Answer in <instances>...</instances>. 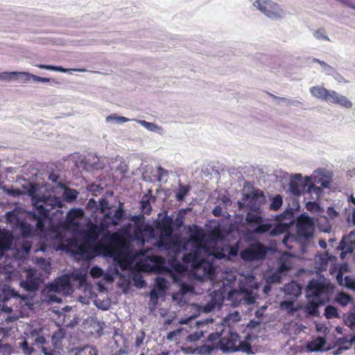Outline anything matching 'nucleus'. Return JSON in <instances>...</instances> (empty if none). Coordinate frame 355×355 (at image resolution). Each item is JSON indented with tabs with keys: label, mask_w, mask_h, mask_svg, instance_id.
Here are the masks:
<instances>
[{
	"label": "nucleus",
	"mask_w": 355,
	"mask_h": 355,
	"mask_svg": "<svg viewBox=\"0 0 355 355\" xmlns=\"http://www.w3.org/2000/svg\"><path fill=\"white\" fill-rule=\"evenodd\" d=\"M128 247V241L124 234L117 231L107 235V250L104 255L112 257L122 270H125L130 263L124 250Z\"/></svg>",
	"instance_id": "nucleus-1"
},
{
	"label": "nucleus",
	"mask_w": 355,
	"mask_h": 355,
	"mask_svg": "<svg viewBox=\"0 0 355 355\" xmlns=\"http://www.w3.org/2000/svg\"><path fill=\"white\" fill-rule=\"evenodd\" d=\"M67 251L71 252L75 257L78 256L85 261H89L97 254H103L107 250V236L96 245H93L88 241L79 243L75 238L68 240Z\"/></svg>",
	"instance_id": "nucleus-2"
},
{
	"label": "nucleus",
	"mask_w": 355,
	"mask_h": 355,
	"mask_svg": "<svg viewBox=\"0 0 355 355\" xmlns=\"http://www.w3.org/2000/svg\"><path fill=\"white\" fill-rule=\"evenodd\" d=\"M31 336L34 338V344L37 347H41L44 355H60V351L62 349V340L65 337V331L63 329H58L53 333L51 342H47L46 338L43 336H40L36 330L32 331Z\"/></svg>",
	"instance_id": "nucleus-3"
},
{
	"label": "nucleus",
	"mask_w": 355,
	"mask_h": 355,
	"mask_svg": "<svg viewBox=\"0 0 355 355\" xmlns=\"http://www.w3.org/2000/svg\"><path fill=\"white\" fill-rule=\"evenodd\" d=\"M311 95L318 99L334 104H338L345 108L352 107V103L345 96L338 94L334 90H329L322 86H314L310 88Z\"/></svg>",
	"instance_id": "nucleus-4"
},
{
	"label": "nucleus",
	"mask_w": 355,
	"mask_h": 355,
	"mask_svg": "<svg viewBox=\"0 0 355 355\" xmlns=\"http://www.w3.org/2000/svg\"><path fill=\"white\" fill-rule=\"evenodd\" d=\"M332 288L330 284L313 279L309 281L306 287L307 297L309 299L322 300L327 303L329 300V293Z\"/></svg>",
	"instance_id": "nucleus-5"
},
{
	"label": "nucleus",
	"mask_w": 355,
	"mask_h": 355,
	"mask_svg": "<svg viewBox=\"0 0 355 355\" xmlns=\"http://www.w3.org/2000/svg\"><path fill=\"white\" fill-rule=\"evenodd\" d=\"M173 218L168 216H164L158 223L157 228L160 230V236L157 241L158 247L171 249L175 244V242L171 239L173 232Z\"/></svg>",
	"instance_id": "nucleus-6"
},
{
	"label": "nucleus",
	"mask_w": 355,
	"mask_h": 355,
	"mask_svg": "<svg viewBox=\"0 0 355 355\" xmlns=\"http://www.w3.org/2000/svg\"><path fill=\"white\" fill-rule=\"evenodd\" d=\"M270 248L259 241L252 243L240 252L241 258L245 261H261L265 259Z\"/></svg>",
	"instance_id": "nucleus-7"
},
{
	"label": "nucleus",
	"mask_w": 355,
	"mask_h": 355,
	"mask_svg": "<svg viewBox=\"0 0 355 355\" xmlns=\"http://www.w3.org/2000/svg\"><path fill=\"white\" fill-rule=\"evenodd\" d=\"M71 288V284L67 276L58 277L54 282L49 284L46 286L47 300L50 303L62 302V299L57 296L58 293H61Z\"/></svg>",
	"instance_id": "nucleus-8"
},
{
	"label": "nucleus",
	"mask_w": 355,
	"mask_h": 355,
	"mask_svg": "<svg viewBox=\"0 0 355 355\" xmlns=\"http://www.w3.org/2000/svg\"><path fill=\"white\" fill-rule=\"evenodd\" d=\"M193 277L200 281H213L216 278V268L214 264L204 259H200L192 269Z\"/></svg>",
	"instance_id": "nucleus-9"
},
{
	"label": "nucleus",
	"mask_w": 355,
	"mask_h": 355,
	"mask_svg": "<svg viewBox=\"0 0 355 355\" xmlns=\"http://www.w3.org/2000/svg\"><path fill=\"white\" fill-rule=\"evenodd\" d=\"M259 208L248 211L245 216V221L250 225H257V227L252 230V233L261 234L268 232L272 225L268 222H265L263 218L259 212Z\"/></svg>",
	"instance_id": "nucleus-10"
},
{
	"label": "nucleus",
	"mask_w": 355,
	"mask_h": 355,
	"mask_svg": "<svg viewBox=\"0 0 355 355\" xmlns=\"http://www.w3.org/2000/svg\"><path fill=\"white\" fill-rule=\"evenodd\" d=\"M313 187L310 178L306 177L303 179L301 174H295L289 182V191L297 196L306 191L310 192Z\"/></svg>",
	"instance_id": "nucleus-11"
},
{
	"label": "nucleus",
	"mask_w": 355,
	"mask_h": 355,
	"mask_svg": "<svg viewBox=\"0 0 355 355\" xmlns=\"http://www.w3.org/2000/svg\"><path fill=\"white\" fill-rule=\"evenodd\" d=\"M220 334L212 333L209 335L206 341L202 345L194 348L193 350L188 347L187 350L200 355H210L219 349L217 343V340H218Z\"/></svg>",
	"instance_id": "nucleus-12"
},
{
	"label": "nucleus",
	"mask_w": 355,
	"mask_h": 355,
	"mask_svg": "<svg viewBox=\"0 0 355 355\" xmlns=\"http://www.w3.org/2000/svg\"><path fill=\"white\" fill-rule=\"evenodd\" d=\"M297 234L301 240H309L313 234L314 223L313 220L307 216L299 217L297 225Z\"/></svg>",
	"instance_id": "nucleus-13"
},
{
	"label": "nucleus",
	"mask_w": 355,
	"mask_h": 355,
	"mask_svg": "<svg viewBox=\"0 0 355 355\" xmlns=\"http://www.w3.org/2000/svg\"><path fill=\"white\" fill-rule=\"evenodd\" d=\"M228 299L235 300V306L239 304H252L255 299L250 290L241 288L239 290H232L228 293Z\"/></svg>",
	"instance_id": "nucleus-14"
},
{
	"label": "nucleus",
	"mask_w": 355,
	"mask_h": 355,
	"mask_svg": "<svg viewBox=\"0 0 355 355\" xmlns=\"http://www.w3.org/2000/svg\"><path fill=\"white\" fill-rule=\"evenodd\" d=\"M255 3L258 9L270 18H279L282 16V10L279 6L270 0H257Z\"/></svg>",
	"instance_id": "nucleus-15"
},
{
	"label": "nucleus",
	"mask_w": 355,
	"mask_h": 355,
	"mask_svg": "<svg viewBox=\"0 0 355 355\" xmlns=\"http://www.w3.org/2000/svg\"><path fill=\"white\" fill-rule=\"evenodd\" d=\"M240 336L237 333L229 331L227 336L219 337L217 340L218 349L223 352H236L237 343Z\"/></svg>",
	"instance_id": "nucleus-16"
},
{
	"label": "nucleus",
	"mask_w": 355,
	"mask_h": 355,
	"mask_svg": "<svg viewBox=\"0 0 355 355\" xmlns=\"http://www.w3.org/2000/svg\"><path fill=\"white\" fill-rule=\"evenodd\" d=\"M26 277L20 282V286L26 291L33 292L38 289L40 278L37 277L36 270L33 268H27L25 270Z\"/></svg>",
	"instance_id": "nucleus-17"
},
{
	"label": "nucleus",
	"mask_w": 355,
	"mask_h": 355,
	"mask_svg": "<svg viewBox=\"0 0 355 355\" xmlns=\"http://www.w3.org/2000/svg\"><path fill=\"white\" fill-rule=\"evenodd\" d=\"M146 259L148 260L152 265L144 263V267L145 268V270L155 272H162L164 270L165 259L162 257L149 255L146 257Z\"/></svg>",
	"instance_id": "nucleus-18"
},
{
	"label": "nucleus",
	"mask_w": 355,
	"mask_h": 355,
	"mask_svg": "<svg viewBox=\"0 0 355 355\" xmlns=\"http://www.w3.org/2000/svg\"><path fill=\"white\" fill-rule=\"evenodd\" d=\"M302 241V240L298 237L297 234H291L288 232L284 236L282 243L289 250L295 248L296 245H299L300 248L304 250V245L301 243Z\"/></svg>",
	"instance_id": "nucleus-19"
},
{
	"label": "nucleus",
	"mask_w": 355,
	"mask_h": 355,
	"mask_svg": "<svg viewBox=\"0 0 355 355\" xmlns=\"http://www.w3.org/2000/svg\"><path fill=\"white\" fill-rule=\"evenodd\" d=\"M325 303L322 300H316L313 299H309V302L304 306V311L313 316H318L319 315V311L318 307L324 304Z\"/></svg>",
	"instance_id": "nucleus-20"
},
{
	"label": "nucleus",
	"mask_w": 355,
	"mask_h": 355,
	"mask_svg": "<svg viewBox=\"0 0 355 355\" xmlns=\"http://www.w3.org/2000/svg\"><path fill=\"white\" fill-rule=\"evenodd\" d=\"M12 235L8 231L0 232V251L4 252L9 250L12 243Z\"/></svg>",
	"instance_id": "nucleus-21"
},
{
	"label": "nucleus",
	"mask_w": 355,
	"mask_h": 355,
	"mask_svg": "<svg viewBox=\"0 0 355 355\" xmlns=\"http://www.w3.org/2000/svg\"><path fill=\"white\" fill-rule=\"evenodd\" d=\"M19 297V295L11 289H3L2 295L1 296V301L2 302V310L6 313H11L12 309L10 306H8L5 304L6 302L9 301L11 298Z\"/></svg>",
	"instance_id": "nucleus-22"
},
{
	"label": "nucleus",
	"mask_w": 355,
	"mask_h": 355,
	"mask_svg": "<svg viewBox=\"0 0 355 355\" xmlns=\"http://www.w3.org/2000/svg\"><path fill=\"white\" fill-rule=\"evenodd\" d=\"M101 232V228L100 226L92 225L85 233V241H88L93 245V243H95L98 240Z\"/></svg>",
	"instance_id": "nucleus-23"
},
{
	"label": "nucleus",
	"mask_w": 355,
	"mask_h": 355,
	"mask_svg": "<svg viewBox=\"0 0 355 355\" xmlns=\"http://www.w3.org/2000/svg\"><path fill=\"white\" fill-rule=\"evenodd\" d=\"M70 352L73 355H98V354L95 347L88 345L72 348Z\"/></svg>",
	"instance_id": "nucleus-24"
},
{
	"label": "nucleus",
	"mask_w": 355,
	"mask_h": 355,
	"mask_svg": "<svg viewBox=\"0 0 355 355\" xmlns=\"http://www.w3.org/2000/svg\"><path fill=\"white\" fill-rule=\"evenodd\" d=\"M208 238L214 243L220 242L225 239V234L220 225L214 227L208 232Z\"/></svg>",
	"instance_id": "nucleus-25"
},
{
	"label": "nucleus",
	"mask_w": 355,
	"mask_h": 355,
	"mask_svg": "<svg viewBox=\"0 0 355 355\" xmlns=\"http://www.w3.org/2000/svg\"><path fill=\"white\" fill-rule=\"evenodd\" d=\"M326 343V340L323 337H317L315 339L308 343L306 349L308 352H319L321 351L322 347Z\"/></svg>",
	"instance_id": "nucleus-26"
},
{
	"label": "nucleus",
	"mask_w": 355,
	"mask_h": 355,
	"mask_svg": "<svg viewBox=\"0 0 355 355\" xmlns=\"http://www.w3.org/2000/svg\"><path fill=\"white\" fill-rule=\"evenodd\" d=\"M205 233L198 226L194 225L193 230L191 233L190 241L196 245H200L204 241Z\"/></svg>",
	"instance_id": "nucleus-27"
},
{
	"label": "nucleus",
	"mask_w": 355,
	"mask_h": 355,
	"mask_svg": "<svg viewBox=\"0 0 355 355\" xmlns=\"http://www.w3.org/2000/svg\"><path fill=\"white\" fill-rule=\"evenodd\" d=\"M36 66L39 69H46V70L62 72V73H66V72H68L70 71H80V72H84L86 71L85 69H66V68H64L60 66H53V65H50V64H37Z\"/></svg>",
	"instance_id": "nucleus-28"
},
{
	"label": "nucleus",
	"mask_w": 355,
	"mask_h": 355,
	"mask_svg": "<svg viewBox=\"0 0 355 355\" xmlns=\"http://www.w3.org/2000/svg\"><path fill=\"white\" fill-rule=\"evenodd\" d=\"M200 258V252L195 251L193 252L184 254L182 257V261L185 263H191V269H193Z\"/></svg>",
	"instance_id": "nucleus-29"
},
{
	"label": "nucleus",
	"mask_w": 355,
	"mask_h": 355,
	"mask_svg": "<svg viewBox=\"0 0 355 355\" xmlns=\"http://www.w3.org/2000/svg\"><path fill=\"white\" fill-rule=\"evenodd\" d=\"M83 211L80 209H71L66 217V221L69 225H73L76 219L81 218L83 216Z\"/></svg>",
	"instance_id": "nucleus-30"
},
{
	"label": "nucleus",
	"mask_w": 355,
	"mask_h": 355,
	"mask_svg": "<svg viewBox=\"0 0 355 355\" xmlns=\"http://www.w3.org/2000/svg\"><path fill=\"white\" fill-rule=\"evenodd\" d=\"M340 248L343 252L351 253L355 248V241H350L348 237H344L340 243Z\"/></svg>",
	"instance_id": "nucleus-31"
},
{
	"label": "nucleus",
	"mask_w": 355,
	"mask_h": 355,
	"mask_svg": "<svg viewBox=\"0 0 355 355\" xmlns=\"http://www.w3.org/2000/svg\"><path fill=\"white\" fill-rule=\"evenodd\" d=\"M191 190V187L189 185H182L180 184L178 191L175 194V198L178 201H182L186 196L188 194L189 191Z\"/></svg>",
	"instance_id": "nucleus-32"
},
{
	"label": "nucleus",
	"mask_w": 355,
	"mask_h": 355,
	"mask_svg": "<svg viewBox=\"0 0 355 355\" xmlns=\"http://www.w3.org/2000/svg\"><path fill=\"white\" fill-rule=\"evenodd\" d=\"M24 74H26V72H2L0 73V79L10 80L17 79L18 77H24Z\"/></svg>",
	"instance_id": "nucleus-33"
},
{
	"label": "nucleus",
	"mask_w": 355,
	"mask_h": 355,
	"mask_svg": "<svg viewBox=\"0 0 355 355\" xmlns=\"http://www.w3.org/2000/svg\"><path fill=\"white\" fill-rule=\"evenodd\" d=\"M35 211L31 212L30 216H33V215L40 216L42 218H48L49 216V210L45 208V207L42 205H35Z\"/></svg>",
	"instance_id": "nucleus-34"
},
{
	"label": "nucleus",
	"mask_w": 355,
	"mask_h": 355,
	"mask_svg": "<svg viewBox=\"0 0 355 355\" xmlns=\"http://www.w3.org/2000/svg\"><path fill=\"white\" fill-rule=\"evenodd\" d=\"M288 229V226L284 223L277 224L273 228L271 227L270 232V234L271 236H277L286 232Z\"/></svg>",
	"instance_id": "nucleus-35"
},
{
	"label": "nucleus",
	"mask_w": 355,
	"mask_h": 355,
	"mask_svg": "<svg viewBox=\"0 0 355 355\" xmlns=\"http://www.w3.org/2000/svg\"><path fill=\"white\" fill-rule=\"evenodd\" d=\"M324 316L327 319L339 318V315H338L337 309L332 305H328L325 308Z\"/></svg>",
	"instance_id": "nucleus-36"
},
{
	"label": "nucleus",
	"mask_w": 355,
	"mask_h": 355,
	"mask_svg": "<svg viewBox=\"0 0 355 355\" xmlns=\"http://www.w3.org/2000/svg\"><path fill=\"white\" fill-rule=\"evenodd\" d=\"M282 203L283 200L282 196L280 195H277L273 198L270 205V209L272 211H277L282 206Z\"/></svg>",
	"instance_id": "nucleus-37"
},
{
	"label": "nucleus",
	"mask_w": 355,
	"mask_h": 355,
	"mask_svg": "<svg viewBox=\"0 0 355 355\" xmlns=\"http://www.w3.org/2000/svg\"><path fill=\"white\" fill-rule=\"evenodd\" d=\"M280 308L286 310L289 314L294 313L297 309L294 307V302L293 301L284 300L280 303Z\"/></svg>",
	"instance_id": "nucleus-38"
},
{
	"label": "nucleus",
	"mask_w": 355,
	"mask_h": 355,
	"mask_svg": "<svg viewBox=\"0 0 355 355\" xmlns=\"http://www.w3.org/2000/svg\"><path fill=\"white\" fill-rule=\"evenodd\" d=\"M25 81H28L31 79H33L35 82H42V83H49L51 81V79L49 78H44L40 77L36 75H33L26 72V74H24Z\"/></svg>",
	"instance_id": "nucleus-39"
},
{
	"label": "nucleus",
	"mask_w": 355,
	"mask_h": 355,
	"mask_svg": "<svg viewBox=\"0 0 355 355\" xmlns=\"http://www.w3.org/2000/svg\"><path fill=\"white\" fill-rule=\"evenodd\" d=\"M238 351L250 354L252 352L251 345L246 341H239L236 346V352Z\"/></svg>",
	"instance_id": "nucleus-40"
},
{
	"label": "nucleus",
	"mask_w": 355,
	"mask_h": 355,
	"mask_svg": "<svg viewBox=\"0 0 355 355\" xmlns=\"http://www.w3.org/2000/svg\"><path fill=\"white\" fill-rule=\"evenodd\" d=\"M124 215V210L123 209V205L121 204L119 207V208L116 210V211L114 214L113 219L112 221V223L113 225H116L119 221H120Z\"/></svg>",
	"instance_id": "nucleus-41"
},
{
	"label": "nucleus",
	"mask_w": 355,
	"mask_h": 355,
	"mask_svg": "<svg viewBox=\"0 0 355 355\" xmlns=\"http://www.w3.org/2000/svg\"><path fill=\"white\" fill-rule=\"evenodd\" d=\"M338 303L342 306L347 305L352 300V297L349 295L345 293H340L336 298Z\"/></svg>",
	"instance_id": "nucleus-42"
},
{
	"label": "nucleus",
	"mask_w": 355,
	"mask_h": 355,
	"mask_svg": "<svg viewBox=\"0 0 355 355\" xmlns=\"http://www.w3.org/2000/svg\"><path fill=\"white\" fill-rule=\"evenodd\" d=\"M166 288V286L165 279L162 277H157L156 279L154 288H156L160 293H164Z\"/></svg>",
	"instance_id": "nucleus-43"
},
{
	"label": "nucleus",
	"mask_w": 355,
	"mask_h": 355,
	"mask_svg": "<svg viewBox=\"0 0 355 355\" xmlns=\"http://www.w3.org/2000/svg\"><path fill=\"white\" fill-rule=\"evenodd\" d=\"M141 209L144 213L146 214H150L152 207L148 199H144V198H142L141 200Z\"/></svg>",
	"instance_id": "nucleus-44"
},
{
	"label": "nucleus",
	"mask_w": 355,
	"mask_h": 355,
	"mask_svg": "<svg viewBox=\"0 0 355 355\" xmlns=\"http://www.w3.org/2000/svg\"><path fill=\"white\" fill-rule=\"evenodd\" d=\"M170 265L175 271L180 273L185 272L187 269L183 264H182L181 263L178 262L176 260H173L170 263Z\"/></svg>",
	"instance_id": "nucleus-45"
},
{
	"label": "nucleus",
	"mask_w": 355,
	"mask_h": 355,
	"mask_svg": "<svg viewBox=\"0 0 355 355\" xmlns=\"http://www.w3.org/2000/svg\"><path fill=\"white\" fill-rule=\"evenodd\" d=\"M282 275H281L279 272H278L277 271L276 272L272 274L267 278V282L268 284H274V283L279 284L282 282Z\"/></svg>",
	"instance_id": "nucleus-46"
},
{
	"label": "nucleus",
	"mask_w": 355,
	"mask_h": 355,
	"mask_svg": "<svg viewBox=\"0 0 355 355\" xmlns=\"http://www.w3.org/2000/svg\"><path fill=\"white\" fill-rule=\"evenodd\" d=\"M33 228L30 224L23 223L21 224V234L24 237H28L31 234Z\"/></svg>",
	"instance_id": "nucleus-47"
},
{
	"label": "nucleus",
	"mask_w": 355,
	"mask_h": 355,
	"mask_svg": "<svg viewBox=\"0 0 355 355\" xmlns=\"http://www.w3.org/2000/svg\"><path fill=\"white\" fill-rule=\"evenodd\" d=\"M220 304L221 302L217 304L215 300L213 298L209 302L204 306L202 311L205 313H209L216 306V305H218V306H220Z\"/></svg>",
	"instance_id": "nucleus-48"
},
{
	"label": "nucleus",
	"mask_w": 355,
	"mask_h": 355,
	"mask_svg": "<svg viewBox=\"0 0 355 355\" xmlns=\"http://www.w3.org/2000/svg\"><path fill=\"white\" fill-rule=\"evenodd\" d=\"M32 219L36 220V227L39 230H43L44 228V222L47 218H42L40 216L33 215L31 216Z\"/></svg>",
	"instance_id": "nucleus-49"
},
{
	"label": "nucleus",
	"mask_w": 355,
	"mask_h": 355,
	"mask_svg": "<svg viewBox=\"0 0 355 355\" xmlns=\"http://www.w3.org/2000/svg\"><path fill=\"white\" fill-rule=\"evenodd\" d=\"M345 322L351 329H354L355 328V313L348 314L345 318Z\"/></svg>",
	"instance_id": "nucleus-50"
},
{
	"label": "nucleus",
	"mask_w": 355,
	"mask_h": 355,
	"mask_svg": "<svg viewBox=\"0 0 355 355\" xmlns=\"http://www.w3.org/2000/svg\"><path fill=\"white\" fill-rule=\"evenodd\" d=\"M12 352V349L10 345L8 343L3 344L0 342V354L2 355H10Z\"/></svg>",
	"instance_id": "nucleus-51"
},
{
	"label": "nucleus",
	"mask_w": 355,
	"mask_h": 355,
	"mask_svg": "<svg viewBox=\"0 0 355 355\" xmlns=\"http://www.w3.org/2000/svg\"><path fill=\"white\" fill-rule=\"evenodd\" d=\"M64 195L67 200L72 201L76 199L78 192L75 189H68L64 191Z\"/></svg>",
	"instance_id": "nucleus-52"
},
{
	"label": "nucleus",
	"mask_w": 355,
	"mask_h": 355,
	"mask_svg": "<svg viewBox=\"0 0 355 355\" xmlns=\"http://www.w3.org/2000/svg\"><path fill=\"white\" fill-rule=\"evenodd\" d=\"M213 255L215 258L218 259H223L226 257V254L224 252V250L214 248L211 252L209 253Z\"/></svg>",
	"instance_id": "nucleus-53"
},
{
	"label": "nucleus",
	"mask_w": 355,
	"mask_h": 355,
	"mask_svg": "<svg viewBox=\"0 0 355 355\" xmlns=\"http://www.w3.org/2000/svg\"><path fill=\"white\" fill-rule=\"evenodd\" d=\"M20 347L22 349L23 352L26 355H31V354L34 351L33 348L29 346V345L26 340H24L20 344Z\"/></svg>",
	"instance_id": "nucleus-54"
},
{
	"label": "nucleus",
	"mask_w": 355,
	"mask_h": 355,
	"mask_svg": "<svg viewBox=\"0 0 355 355\" xmlns=\"http://www.w3.org/2000/svg\"><path fill=\"white\" fill-rule=\"evenodd\" d=\"M103 274V270L98 266H94L90 270V275L93 278H99Z\"/></svg>",
	"instance_id": "nucleus-55"
},
{
	"label": "nucleus",
	"mask_w": 355,
	"mask_h": 355,
	"mask_svg": "<svg viewBox=\"0 0 355 355\" xmlns=\"http://www.w3.org/2000/svg\"><path fill=\"white\" fill-rule=\"evenodd\" d=\"M345 286L347 288H352L355 291V279L350 277L346 276L345 278Z\"/></svg>",
	"instance_id": "nucleus-56"
},
{
	"label": "nucleus",
	"mask_w": 355,
	"mask_h": 355,
	"mask_svg": "<svg viewBox=\"0 0 355 355\" xmlns=\"http://www.w3.org/2000/svg\"><path fill=\"white\" fill-rule=\"evenodd\" d=\"M306 208L310 211H318L320 209V205L315 202H308L306 204Z\"/></svg>",
	"instance_id": "nucleus-57"
},
{
	"label": "nucleus",
	"mask_w": 355,
	"mask_h": 355,
	"mask_svg": "<svg viewBox=\"0 0 355 355\" xmlns=\"http://www.w3.org/2000/svg\"><path fill=\"white\" fill-rule=\"evenodd\" d=\"M145 338V334L141 331L140 334H137V336H136V340H135V347H139L144 343V340Z\"/></svg>",
	"instance_id": "nucleus-58"
},
{
	"label": "nucleus",
	"mask_w": 355,
	"mask_h": 355,
	"mask_svg": "<svg viewBox=\"0 0 355 355\" xmlns=\"http://www.w3.org/2000/svg\"><path fill=\"white\" fill-rule=\"evenodd\" d=\"M203 333L202 332H196L194 334H189L187 336V340L191 342H195L198 340L201 337H202Z\"/></svg>",
	"instance_id": "nucleus-59"
},
{
	"label": "nucleus",
	"mask_w": 355,
	"mask_h": 355,
	"mask_svg": "<svg viewBox=\"0 0 355 355\" xmlns=\"http://www.w3.org/2000/svg\"><path fill=\"white\" fill-rule=\"evenodd\" d=\"M163 294L157 291L156 288H153L150 293V300L153 301L155 303H157L159 295Z\"/></svg>",
	"instance_id": "nucleus-60"
},
{
	"label": "nucleus",
	"mask_w": 355,
	"mask_h": 355,
	"mask_svg": "<svg viewBox=\"0 0 355 355\" xmlns=\"http://www.w3.org/2000/svg\"><path fill=\"white\" fill-rule=\"evenodd\" d=\"M290 266L286 263L285 262L281 263V264L279 266L277 271L279 272L281 275H282L283 272H286L290 270Z\"/></svg>",
	"instance_id": "nucleus-61"
},
{
	"label": "nucleus",
	"mask_w": 355,
	"mask_h": 355,
	"mask_svg": "<svg viewBox=\"0 0 355 355\" xmlns=\"http://www.w3.org/2000/svg\"><path fill=\"white\" fill-rule=\"evenodd\" d=\"M107 121H110L112 119L117 120L119 122H127L129 121L128 119L124 117V116H116V115H110L107 117Z\"/></svg>",
	"instance_id": "nucleus-62"
},
{
	"label": "nucleus",
	"mask_w": 355,
	"mask_h": 355,
	"mask_svg": "<svg viewBox=\"0 0 355 355\" xmlns=\"http://www.w3.org/2000/svg\"><path fill=\"white\" fill-rule=\"evenodd\" d=\"M167 173V171L164 169L162 166H159L157 168V180L161 181L163 176L166 175Z\"/></svg>",
	"instance_id": "nucleus-63"
},
{
	"label": "nucleus",
	"mask_w": 355,
	"mask_h": 355,
	"mask_svg": "<svg viewBox=\"0 0 355 355\" xmlns=\"http://www.w3.org/2000/svg\"><path fill=\"white\" fill-rule=\"evenodd\" d=\"M238 250H239V248H238L237 245L231 246L230 248L229 252H228L229 255L231 257H235L238 253Z\"/></svg>",
	"instance_id": "nucleus-64"
}]
</instances>
